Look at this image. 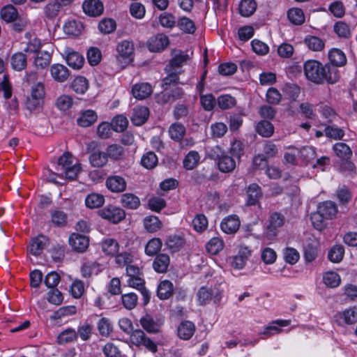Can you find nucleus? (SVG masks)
Returning <instances> with one entry per match:
<instances>
[{"label":"nucleus","instance_id":"obj_1","mask_svg":"<svg viewBox=\"0 0 357 357\" xmlns=\"http://www.w3.org/2000/svg\"><path fill=\"white\" fill-rule=\"evenodd\" d=\"M56 169V172L52 174L50 180L54 183H59V182L54 178L55 174L60 178L75 180L81 172V166L79 162L74 161V158L70 153L66 152L58 159Z\"/></svg>","mask_w":357,"mask_h":357},{"label":"nucleus","instance_id":"obj_2","mask_svg":"<svg viewBox=\"0 0 357 357\" xmlns=\"http://www.w3.org/2000/svg\"><path fill=\"white\" fill-rule=\"evenodd\" d=\"M337 213V205L331 201L321 203L317 206V210L314 212V228L318 231H323L326 227L325 220L332 219Z\"/></svg>","mask_w":357,"mask_h":357},{"label":"nucleus","instance_id":"obj_3","mask_svg":"<svg viewBox=\"0 0 357 357\" xmlns=\"http://www.w3.org/2000/svg\"><path fill=\"white\" fill-rule=\"evenodd\" d=\"M314 68H316L314 73V83L324 84L326 82L328 84H333L339 79L334 66L328 64L323 66L320 62L314 60Z\"/></svg>","mask_w":357,"mask_h":357},{"label":"nucleus","instance_id":"obj_4","mask_svg":"<svg viewBox=\"0 0 357 357\" xmlns=\"http://www.w3.org/2000/svg\"><path fill=\"white\" fill-rule=\"evenodd\" d=\"M223 296V291L218 287L207 288L202 287L197 293V301L199 305H206L213 301L219 303Z\"/></svg>","mask_w":357,"mask_h":357},{"label":"nucleus","instance_id":"obj_5","mask_svg":"<svg viewBox=\"0 0 357 357\" xmlns=\"http://www.w3.org/2000/svg\"><path fill=\"white\" fill-rule=\"evenodd\" d=\"M284 222V218L278 213H273L269 218V225L263 236L264 242L271 241L277 234V230L281 227Z\"/></svg>","mask_w":357,"mask_h":357},{"label":"nucleus","instance_id":"obj_6","mask_svg":"<svg viewBox=\"0 0 357 357\" xmlns=\"http://www.w3.org/2000/svg\"><path fill=\"white\" fill-rule=\"evenodd\" d=\"M118 53L117 59L122 67H124L132 61V56L134 52V45L128 40H123L116 46Z\"/></svg>","mask_w":357,"mask_h":357},{"label":"nucleus","instance_id":"obj_7","mask_svg":"<svg viewBox=\"0 0 357 357\" xmlns=\"http://www.w3.org/2000/svg\"><path fill=\"white\" fill-rule=\"evenodd\" d=\"M98 213L101 218L114 224L121 222L126 217L125 211L114 206H108L99 211Z\"/></svg>","mask_w":357,"mask_h":357},{"label":"nucleus","instance_id":"obj_8","mask_svg":"<svg viewBox=\"0 0 357 357\" xmlns=\"http://www.w3.org/2000/svg\"><path fill=\"white\" fill-rule=\"evenodd\" d=\"M172 59L169 61L168 65L165 67V71L167 73H179V68L185 63L189 56L180 50H175L173 52Z\"/></svg>","mask_w":357,"mask_h":357},{"label":"nucleus","instance_id":"obj_9","mask_svg":"<svg viewBox=\"0 0 357 357\" xmlns=\"http://www.w3.org/2000/svg\"><path fill=\"white\" fill-rule=\"evenodd\" d=\"M251 254L252 251L248 246L240 245L237 254L231 258V266L238 270L243 268Z\"/></svg>","mask_w":357,"mask_h":357},{"label":"nucleus","instance_id":"obj_10","mask_svg":"<svg viewBox=\"0 0 357 357\" xmlns=\"http://www.w3.org/2000/svg\"><path fill=\"white\" fill-rule=\"evenodd\" d=\"M240 226L241 221L236 215H229L225 217L220 223L221 230L227 234H235Z\"/></svg>","mask_w":357,"mask_h":357},{"label":"nucleus","instance_id":"obj_11","mask_svg":"<svg viewBox=\"0 0 357 357\" xmlns=\"http://www.w3.org/2000/svg\"><path fill=\"white\" fill-rule=\"evenodd\" d=\"M105 185L109 191L114 193L123 192L127 188V182L125 178L117 175L107 177Z\"/></svg>","mask_w":357,"mask_h":357},{"label":"nucleus","instance_id":"obj_12","mask_svg":"<svg viewBox=\"0 0 357 357\" xmlns=\"http://www.w3.org/2000/svg\"><path fill=\"white\" fill-rule=\"evenodd\" d=\"M83 11L91 17H98L102 14L104 6L100 0H85L82 3Z\"/></svg>","mask_w":357,"mask_h":357},{"label":"nucleus","instance_id":"obj_13","mask_svg":"<svg viewBox=\"0 0 357 357\" xmlns=\"http://www.w3.org/2000/svg\"><path fill=\"white\" fill-rule=\"evenodd\" d=\"M290 324V320L277 319L266 326L264 331L260 334L265 335L266 337H270L273 335L280 333L282 331L281 328L288 326Z\"/></svg>","mask_w":357,"mask_h":357},{"label":"nucleus","instance_id":"obj_14","mask_svg":"<svg viewBox=\"0 0 357 357\" xmlns=\"http://www.w3.org/2000/svg\"><path fill=\"white\" fill-rule=\"evenodd\" d=\"M144 280L142 278V275H138L135 278H129L127 280V284L129 287L137 289L141 292L143 296L144 305H146L150 300V293L144 287Z\"/></svg>","mask_w":357,"mask_h":357},{"label":"nucleus","instance_id":"obj_15","mask_svg":"<svg viewBox=\"0 0 357 357\" xmlns=\"http://www.w3.org/2000/svg\"><path fill=\"white\" fill-rule=\"evenodd\" d=\"M50 71L52 78L60 83L67 81L70 76V72L67 67L60 63L52 65Z\"/></svg>","mask_w":357,"mask_h":357},{"label":"nucleus","instance_id":"obj_16","mask_svg":"<svg viewBox=\"0 0 357 357\" xmlns=\"http://www.w3.org/2000/svg\"><path fill=\"white\" fill-rule=\"evenodd\" d=\"M169 45V38L164 34H158L151 37L148 41L149 50L151 52H160Z\"/></svg>","mask_w":357,"mask_h":357},{"label":"nucleus","instance_id":"obj_17","mask_svg":"<svg viewBox=\"0 0 357 357\" xmlns=\"http://www.w3.org/2000/svg\"><path fill=\"white\" fill-rule=\"evenodd\" d=\"M66 61L68 65L74 69H80L84 63V59L79 52L70 48L65 50Z\"/></svg>","mask_w":357,"mask_h":357},{"label":"nucleus","instance_id":"obj_18","mask_svg":"<svg viewBox=\"0 0 357 357\" xmlns=\"http://www.w3.org/2000/svg\"><path fill=\"white\" fill-rule=\"evenodd\" d=\"M48 244V239L45 236L39 235L33 238L28 247L29 252L34 256L40 255Z\"/></svg>","mask_w":357,"mask_h":357},{"label":"nucleus","instance_id":"obj_19","mask_svg":"<svg viewBox=\"0 0 357 357\" xmlns=\"http://www.w3.org/2000/svg\"><path fill=\"white\" fill-rule=\"evenodd\" d=\"M218 169L223 173L233 172L236 167V159L226 153H222L218 161Z\"/></svg>","mask_w":357,"mask_h":357},{"label":"nucleus","instance_id":"obj_20","mask_svg":"<svg viewBox=\"0 0 357 357\" xmlns=\"http://www.w3.org/2000/svg\"><path fill=\"white\" fill-rule=\"evenodd\" d=\"M68 241L73 250L80 252H84L89 246L88 238L76 233L70 236Z\"/></svg>","mask_w":357,"mask_h":357},{"label":"nucleus","instance_id":"obj_21","mask_svg":"<svg viewBox=\"0 0 357 357\" xmlns=\"http://www.w3.org/2000/svg\"><path fill=\"white\" fill-rule=\"evenodd\" d=\"M149 116V110L144 106H137L133 109L131 121L135 126H142L144 124Z\"/></svg>","mask_w":357,"mask_h":357},{"label":"nucleus","instance_id":"obj_22","mask_svg":"<svg viewBox=\"0 0 357 357\" xmlns=\"http://www.w3.org/2000/svg\"><path fill=\"white\" fill-rule=\"evenodd\" d=\"M143 225L145 230L149 233H155L162 229V221L155 215H148L143 219Z\"/></svg>","mask_w":357,"mask_h":357},{"label":"nucleus","instance_id":"obj_23","mask_svg":"<svg viewBox=\"0 0 357 357\" xmlns=\"http://www.w3.org/2000/svg\"><path fill=\"white\" fill-rule=\"evenodd\" d=\"M121 205L128 209L135 210L141 204L139 198L133 193H124L121 196Z\"/></svg>","mask_w":357,"mask_h":357},{"label":"nucleus","instance_id":"obj_24","mask_svg":"<svg viewBox=\"0 0 357 357\" xmlns=\"http://www.w3.org/2000/svg\"><path fill=\"white\" fill-rule=\"evenodd\" d=\"M152 93L151 86L148 83L136 84L132 89L133 96L139 100L148 98Z\"/></svg>","mask_w":357,"mask_h":357},{"label":"nucleus","instance_id":"obj_25","mask_svg":"<svg viewBox=\"0 0 357 357\" xmlns=\"http://www.w3.org/2000/svg\"><path fill=\"white\" fill-rule=\"evenodd\" d=\"M195 331V324L189 321L181 323L177 330L178 337L185 340H189L193 335Z\"/></svg>","mask_w":357,"mask_h":357},{"label":"nucleus","instance_id":"obj_26","mask_svg":"<svg viewBox=\"0 0 357 357\" xmlns=\"http://www.w3.org/2000/svg\"><path fill=\"white\" fill-rule=\"evenodd\" d=\"M26 56L22 52H16L10 57V66L14 70L22 71L26 67Z\"/></svg>","mask_w":357,"mask_h":357},{"label":"nucleus","instance_id":"obj_27","mask_svg":"<svg viewBox=\"0 0 357 357\" xmlns=\"http://www.w3.org/2000/svg\"><path fill=\"white\" fill-rule=\"evenodd\" d=\"M142 328L148 333H158L160 331L161 324L155 321L150 315H146L140 319Z\"/></svg>","mask_w":357,"mask_h":357},{"label":"nucleus","instance_id":"obj_28","mask_svg":"<svg viewBox=\"0 0 357 357\" xmlns=\"http://www.w3.org/2000/svg\"><path fill=\"white\" fill-rule=\"evenodd\" d=\"M169 257L167 255H158L153 261V269L158 273H165L169 265Z\"/></svg>","mask_w":357,"mask_h":357},{"label":"nucleus","instance_id":"obj_29","mask_svg":"<svg viewBox=\"0 0 357 357\" xmlns=\"http://www.w3.org/2000/svg\"><path fill=\"white\" fill-rule=\"evenodd\" d=\"M168 132L172 139L179 142L183 138L186 129L183 124L174 123L169 126Z\"/></svg>","mask_w":357,"mask_h":357},{"label":"nucleus","instance_id":"obj_30","mask_svg":"<svg viewBox=\"0 0 357 357\" xmlns=\"http://www.w3.org/2000/svg\"><path fill=\"white\" fill-rule=\"evenodd\" d=\"M173 284L169 280H163L160 282L157 295L162 300L169 298L173 294Z\"/></svg>","mask_w":357,"mask_h":357},{"label":"nucleus","instance_id":"obj_31","mask_svg":"<svg viewBox=\"0 0 357 357\" xmlns=\"http://www.w3.org/2000/svg\"><path fill=\"white\" fill-rule=\"evenodd\" d=\"M257 4L255 0H241L239 4V13L243 17H250L254 14Z\"/></svg>","mask_w":357,"mask_h":357},{"label":"nucleus","instance_id":"obj_32","mask_svg":"<svg viewBox=\"0 0 357 357\" xmlns=\"http://www.w3.org/2000/svg\"><path fill=\"white\" fill-rule=\"evenodd\" d=\"M200 155L196 151H190L183 159V167L188 170L195 168L200 160Z\"/></svg>","mask_w":357,"mask_h":357},{"label":"nucleus","instance_id":"obj_33","mask_svg":"<svg viewBox=\"0 0 357 357\" xmlns=\"http://www.w3.org/2000/svg\"><path fill=\"white\" fill-rule=\"evenodd\" d=\"M77 338V333L73 328H67L61 332L57 336V343L65 344L75 341Z\"/></svg>","mask_w":357,"mask_h":357},{"label":"nucleus","instance_id":"obj_34","mask_svg":"<svg viewBox=\"0 0 357 357\" xmlns=\"http://www.w3.org/2000/svg\"><path fill=\"white\" fill-rule=\"evenodd\" d=\"M102 252L107 255H115L119 249L117 241L114 238H106L101 242Z\"/></svg>","mask_w":357,"mask_h":357},{"label":"nucleus","instance_id":"obj_35","mask_svg":"<svg viewBox=\"0 0 357 357\" xmlns=\"http://www.w3.org/2000/svg\"><path fill=\"white\" fill-rule=\"evenodd\" d=\"M83 29L82 24L76 20H70L65 23L63 26V31L69 36H78Z\"/></svg>","mask_w":357,"mask_h":357},{"label":"nucleus","instance_id":"obj_36","mask_svg":"<svg viewBox=\"0 0 357 357\" xmlns=\"http://www.w3.org/2000/svg\"><path fill=\"white\" fill-rule=\"evenodd\" d=\"M104 202V196L98 193H91L85 199L86 206L90 208H99L103 205Z\"/></svg>","mask_w":357,"mask_h":357},{"label":"nucleus","instance_id":"obj_37","mask_svg":"<svg viewBox=\"0 0 357 357\" xmlns=\"http://www.w3.org/2000/svg\"><path fill=\"white\" fill-rule=\"evenodd\" d=\"M329 59L334 66H342L347 62V58L342 51L333 49L328 54Z\"/></svg>","mask_w":357,"mask_h":357},{"label":"nucleus","instance_id":"obj_38","mask_svg":"<svg viewBox=\"0 0 357 357\" xmlns=\"http://www.w3.org/2000/svg\"><path fill=\"white\" fill-rule=\"evenodd\" d=\"M82 275L84 278H90L100 271V265L95 261H86L82 266Z\"/></svg>","mask_w":357,"mask_h":357},{"label":"nucleus","instance_id":"obj_39","mask_svg":"<svg viewBox=\"0 0 357 357\" xmlns=\"http://www.w3.org/2000/svg\"><path fill=\"white\" fill-rule=\"evenodd\" d=\"M124 149L119 144H111L106 149L105 153L107 158H109L114 160H119L123 158L124 155Z\"/></svg>","mask_w":357,"mask_h":357},{"label":"nucleus","instance_id":"obj_40","mask_svg":"<svg viewBox=\"0 0 357 357\" xmlns=\"http://www.w3.org/2000/svg\"><path fill=\"white\" fill-rule=\"evenodd\" d=\"M162 242L159 238L150 239L145 246V253L148 256H154L160 251Z\"/></svg>","mask_w":357,"mask_h":357},{"label":"nucleus","instance_id":"obj_41","mask_svg":"<svg viewBox=\"0 0 357 357\" xmlns=\"http://www.w3.org/2000/svg\"><path fill=\"white\" fill-rule=\"evenodd\" d=\"M97 115L93 110H86L77 119L78 124L82 127H88L96 122Z\"/></svg>","mask_w":357,"mask_h":357},{"label":"nucleus","instance_id":"obj_42","mask_svg":"<svg viewBox=\"0 0 357 357\" xmlns=\"http://www.w3.org/2000/svg\"><path fill=\"white\" fill-rule=\"evenodd\" d=\"M333 151L336 155L341 158L342 160L344 159H350L352 155V151L350 147L345 143L339 142L333 146Z\"/></svg>","mask_w":357,"mask_h":357},{"label":"nucleus","instance_id":"obj_43","mask_svg":"<svg viewBox=\"0 0 357 357\" xmlns=\"http://www.w3.org/2000/svg\"><path fill=\"white\" fill-rule=\"evenodd\" d=\"M247 194L248 205L256 204L261 195L259 186L255 183L248 186Z\"/></svg>","mask_w":357,"mask_h":357},{"label":"nucleus","instance_id":"obj_44","mask_svg":"<svg viewBox=\"0 0 357 357\" xmlns=\"http://www.w3.org/2000/svg\"><path fill=\"white\" fill-rule=\"evenodd\" d=\"M52 59V55L47 52H42L37 54L33 63L36 68L44 69L49 66Z\"/></svg>","mask_w":357,"mask_h":357},{"label":"nucleus","instance_id":"obj_45","mask_svg":"<svg viewBox=\"0 0 357 357\" xmlns=\"http://www.w3.org/2000/svg\"><path fill=\"white\" fill-rule=\"evenodd\" d=\"M71 87L75 93L84 94L89 89V82L85 77L79 76L73 80Z\"/></svg>","mask_w":357,"mask_h":357},{"label":"nucleus","instance_id":"obj_46","mask_svg":"<svg viewBox=\"0 0 357 357\" xmlns=\"http://www.w3.org/2000/svg\"><path fill=\"white\" fill-rule=\"evenodd\" d=\"M165 245L172 252H175L180 250L183 246L184 240L178 236H169L165 242Z\"/></svg>","mask_w":357,"mask_h":357},{"label":"nucleus","instance_id":"obj_47","mask_svg":"<svg viewBox=\"0 0 357 357\" xmlns=\"http://www.w3.org/2000/svg\"><path fill=\"white\" fill-rule=\"evenodd\" d=\"M1 17L5 22H12L17 19L18 13L14 6L8 5L1 9Z\"/></svg>","mask_w":357,"mask_h":357},{"label":"nucleus","instance_id":"obj_48","mask_svg":"<svg viewBox=\"0 0 357 357\" xmlns=\"http://www.w3.org/2000/svg\"><path fill=\"white\" fill-rule=\"evenodd\" d=\"M206 248L208 253L215 255L218 254L223 249L224 242L221 238L214 237L208 242Z\"/></svg>","mask_w":357,"mask_h":357},{"label":"nucleus","instance_id":"obj_49","mask_svg":"<svg viewBox=\"0 0 357 357\" xmlns=\"http://www.w3.org/2000/svg\"><path fill=\"white\" fill-rule=\"evenodd\" d=\"M91 164L96 167H102L107 162L108 158L105 152L96 151L89 158Z\"/></svg>","mask_w":357,"mask_h":357},{"label":"nucleus","instance_id":"obj_50","mask_svg":"<svg viewBox=\"0 0 357 357\" xmlns=\"http://www.w3.org/2000/svg\"><path fill=\"white\" fill-rule=\"evenodd\" d=\"M344 248L342 245H335L328 252V257L333 263H338L343 259Z\"/></svg>","mask_w":357,"mask_h":357},{"label":"nucleus","instance_id":"obj_51","mask_svg":"<svg viewBox=\"0 0 357 357\" xmlns=\"http://www.w3.org/2000/svg\"><path fill=\"white\" fill-rule=\"evenodd\" d=\"M289 20L296 25L301 24L305 21V16L303 10L300 8H293L289 10L287 13Z\"/></svg>","mask_w":357,"mask_h":357},{"label":"nucleus","instance_id":"obj_52","mask_svg":"<svg viewBox=\"0 0 357 357\" xmlns=\"http://www.w3.org/2000/svg\"><path fill=\"white\" fill-rule=\"evenodd\" d=\"M256 130L258 134L262 137H269L273 135L274 128L272 123L269 121H261L257 125Z\"/></svg>","mask_w":357,"mask_h":357},{"label":"nucleus","instance_id":"obj_53","mask_svg":"<svg viewBox=\"0 0 357 357\" xmlns=\"http://www.w3.org/2000/svg\"><path fill=\"white\" fill-rule=\"evenodd\" d=\"M112 322L106 317L101 318L98 322V330L102 336L107 337L112 332Z\"/></svg>","mask_w":357,"mask_h":357},{"label":"nucleus","instance_id":"obj_54","mask_svg":"<svg viewBox=\"0 0 357 357\" xmlns=\"http://www.w3.org/2000/svg\"><path fill=\"white\" fill-rule=\"evenodd\" d=\"M138 302V297L135 293L124 294L121 296V303L127 310L134 309Z\"/></svg>","mask_w":357,"mask_h":357},{"label":"nucleus","instance_id":"obj_55","mask_svg":"<svg viewBox=\"0 0 357 357\" xmlns=\"http://www.w3.org/2000/svg\"><path fill=\"white\" fill-rule=\"evenodd\" d=\"M73 105V98L66 94L59 96L56 100V106L61 111L69 109Z\"/></svg>","mask_w":357,"mask_h":357},{"label":"nucleus","instance_id":"obj_56","mask_svg":"<svg viewBox=\"0 0 357 357\" xmlns=\"http://www.w3.org/2000/svg\"><path fill=\"white\" fill-rule=\"evenodd\" d=\"M229 152L233 158L237 160H240L241 156L244 153V146L243 142L236 139L232 141L231 142Z\"/></svg>","mask_w":357,"mask_h":357},{"label":"nucleus","instance_id":"obj_57","mask_svg":"<svg viewBox=\"0 0 357 357\" xmlns=\"http://www.w3.org/2000/svg\"><path fill=\"white\" fill-rule=\"evenodd\" d=\"M158 162V157L152 151L147 152L143 155L141 160L142 165L149 169L154 168L157 165Z\"/></svg>","mask_w":357,"mask_h":357},{"label":"nucleus","instance_id":"obj_58","mask_svg":"<svg viewBox=\"0 0 357 357\" xmlns=\"http://www.w3.org/2000/svg\"><path fill=\"white\" fill-rule=\"evenodd\" d=\"M178 28L186 33H194L196 31V26L192 20L188 17H181L178 22Z\"/></svg>","mask_w":357,"mask_h":357},{"label":"nucleus","instance_id":"obj_59","mask_svg":"<svg viewBox=\"0 0 357 357\" xmlns=\"http://www.w3.org/2000/svg\"><path fill=\"white\" fill-rule=\"evenodd\" d=\"M324 284L330 287L335 288L340 284L341 280L340 275L335 272H328L323 277Z\"/></svg>","mask_w":357,"mask_h":357},{"label":"nucleus","instance_id":"obj_60","mask_svg":"<svg viewBox=\"0 0 357 357\" xmlns=\"http://www.w3.org/2000/svg\"><path fill=\"white\" fill-rule=\"evenodd\" d=\"M128 125L127 118L123 115L115 116L112 121V129L116 132L124 131Z\"/></svg>","mask_w":357,"mask_h":357},{"label":"nucleus","instance_id":"obj_61","mask_svg":"<svg viewBox=\"0 0 357 357\" xmlns=\"http://www.w3.org/2000/svg\"><path fill=\"white\" fill-rule=\"evenodd\" d=\"M98 29L100 32L105 34L110 33L115 30L116 22L112 19H103L98 24Z\"/></svg>","mask_w":357,"mask_h":357},{"label":"nucleus","instance_id":"obj_62","mask_svg":"<svg viewBox=\"0 0 357 357\" xmlns=\"http://www.w3.org/2000/svg\"><path fill=\"white\" fill-rule=\"evenodd\" d=\"M347 324H354L357 321V307H351L340 314Z\"/></svg>","mask_w":357,"mask_h":357},{"label":"nucleus","instance_id":"obj_63","mask_svg":"<svg viewBox=\"0 0 357 357\" xmlns=\"http://www.w3.org/2000/svg\"><path fill=\"white\" fill-rule=\"evenodd\" d=\"M30 95L43 100L45 96V84L43 82L34 83L31 86Z\"/></svg>","mask_w":357,"mask_h":357},{"label":"nucleus","instance_id":"obj_64","mask_svg":"<svg viewBox=\"0 0 357 357\" xmlns=\"http://www.w3.org/2000/svg\"><path fill=\"white\" fill-rule=\"evenodd\" d=\"M298 252L293 248H287L284 250V259L289 264H295L299 259Z\"/></svg>","mask_w":357,"mask_h":357}]
</instances>
